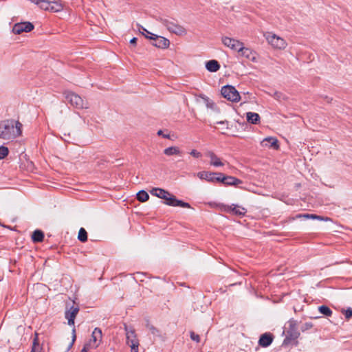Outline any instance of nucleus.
Returning a JSON list of instances; mask_svg holds the SVG:
<instances>
[{
    "mask_svg": "<svg viewBox=\"0 0 352 352\" xmlns=\"http://www.w3.org/2000/svg\"><path fill=\"white\" fill-rule=\"evenodd\" d=\"M137 199L141 202H144L148 200L149 195L144 190H140L137 193Z\"/></svg>",
    "mask_w": 352,
    "mask_h": 352,
    "instance_id": "26",
    "label": "nucleus"
},
{
    "mask_svg": "<svg viewBox=\"0 0 352 352\" xmlns=\"http://www.w3.org/2000/svg\"><path fill=\"white\" fill-rule=\"evenodd\" d=\"M221 94L228 100L233 102H239L241 99L239 93L235 87L232 85H225L222 87Z\"/></svg>",
    "mask_w": 352,
    "mask_h": 352,
    "instance_id": "7",
    "label": "nucleus"
},
{
    "mask_svg": "<svg viewBox=\"0 0 352 352\" xmlns=\"http://www.w3.org/2000/svg\"><path fill=\"white\" fill-rule=\"evenodd\" d=\"M76 329L75 327H74L73 329H72V342L71 343L69 344V346H68V350H69L74 345L75 341H76Z\"/></svg>",
    "mask_w": 352,
    "mask_h": 352,
    "instance_id": "34",
    "label": "nucleus"
},
{
    "mask_svg": "<svg viewBox=\"0 0 352 352\" xmlns=\"http://www.w3.org/2000/svg\"><path fill=\"white\" fill-rule=\"evenodd\" d=\"M230 211L232 212L233 214L239 216L243 217L245 215L246 212L245 208L243 207L238 206L236 205H232L230 207Z\"/></svg>",
    "mask_w": 352,
    "mask_h": 352,
    "instance_id": "23",
    "label": "nucleus"
},
{
    "mask_svg": "<svg viewBox=\"0 0 352 352\" xmlns=\"http://www.w3.org/2000/svg\"><path fill=\"white\" fill-rule=\"evenodd\" d=\"M80 352H88V350L85 349L84 347L81 349Z\"/></svg>",
    "mask_w": 352,
    "mask_h": 352,
    "instance_id": "46",
    "label": "nucleus"
},
{
    "mask_svg": "<svg viewBox=\"0 0 352 352\" xmlns=\"http://www.w3.org/2000/svg\"><path fill=\"white\" fill-rule=\"evenodd\" d=\"M303 217L306 219H322V218L320 216H318L314 214H305L302 215Z\"/></svg>",
    "mask_w": 352,
    "mask_h": 352,
    "instance_id": "32",
    "label": "nucleus"
},
{
    "mask_svg": "<svg viewBox=\"0 0 352 352\" xmlns=\"http://www.w3.org/2000/svg\"><path fill=\"white\" fill-rule=\"evenodd\" d=\"M344 316L346 319H349L352 317V309L348 308L347 309L344 310Z\"/></svg>",
    "mask_w": 352,
    "mask_h": 352,
    "instance_id": "39",
    "label": "nucleus"
},
{
    "mask_svg": "<svg viewBox=\"0 0 352 352\" xmlns=\"http://www.w3.org/2000/svg\"><path fill=\"white\" fill-rule=\"evenodd\" d=\"M206 155L210 159V164L211 166L219 167L224 165V163L222 162L221 160L213 151H208Z\"/></svg>",
    "mask_w": 352,
    "mask_h": 352,
    "instance_id": "17",
    "label": "nucleus"
},
{
    "mask_svg": "<svg viewBox=\"0 0 352 352\" xmlns=\"http://www.w3.org/2000/svg\"><path fill=\"white\" fill-rule=\"evenodd\" d=\"M9 151L8 148L6 146H0V160L3 159L6 156L8 155Z\"/></svg>",
    "mask_w": 352,
    "mask_h": 352,
    "instance_id": "31",
    "label": "nucleus"
},
{
    "mask_svg": "<svg viewBox=\"0 0 352 352\" xmlns=\"http://www.w3.org/2000/svg\"><path fill=\"white\" fill-rule=\"evenodd\" d=\"M129 346L131 349V352H138L139 344L135 345L134 344H133V345Z\"/></svg>",
    "mask_w": 352,
    "mask_h": 352,
    "instance_id": "42",
    "label": "nucleus"
},
{
    "mask_svg": "<svg viewBox=\"0 0 352 352\" xmlns=\"http://www.w3.org/2000/svg\"><path fill=\"white\" fill-rule=\"evenodd\" d=\"M166 29L176 35L182 36L186 34V29L179 24L175 19L160 17L157 19Z\"/></svg>",
    "mask_w": 352,
    "mask_h": 352,
    "instance_id": "3",
    "label": "nucleus"
},
{
    "mask_svg": "<svg viewBox=\"0 0 352 352\" xmlns=\"http://www.w3.org/2000/svg\"><path fill=\"white\" fill-rule=\"evenodd\" d=\"M318 311L320 314L325 316H331L332 315V311L331 309L326 305H321L318 307Z\"/></svg>",
    "mask_w": 352,
    "mask_h": 352,
    "instance_id": "28",
    "label": "nucleus"
},
{
    "mask_svg": "<svg viewBox=\"0 0 352 352\" xmlns=\"http://www.w3.org/2000/svg\"><path fill=\"white\" fill-rule=\"evenodd\" d=\"M295 324H290V329L287 331V335L284 339L283 345H287L290 342L291 340H295L298 338L300 333L294 329Z\"/></svg>",
    "mask_w": 352,
    "mask_h": 352,
    "instance_id": "16",
    "label": "nucleus"
},
{
    "mask_svg": "<svg viewBox=\"0 0 352 352\" xmlns=\"http://www.w3.org/2000/svg\"><path fill=\"white\" fill-rule=\"evenodd\" d=\"M44 239V233L40 230H36L32 234V240L34 243L42 242Z\"/></svg>",
    "mask_w": 352,
    "mask_h": 352,
    "instance_id": "22",
    "label": "nucleus"
},
{
    "mask_svg": "<svg viewBox=\"0 0 352 352\" xmlns=\"http://www.w3.org/2000/svg\"><path fill=\"white\" fill-rule=\"evenodd\" d=\"M50 6L49 7V11L53 12H58L63 10V6L60 0H50Z\"/></svg>",
    "mask_w": 352,
    "mask_h": 352,
    "instance_id": "19",
    "label": "nucleus"
},
{
    "mask_svg": "<svg viewBox=\"0 0 352 352\" xmlns=\"http://www.w3.org/2000/svg\"><path fill=\"white\" fill-rule=\"evenodd\" d=\"M274 97L278 100H281L285 99V96L282 93L278 92V91H276L274 93Z\"/></svg>",
    "mask_w": 352,
    "mask_h": 352,
    "instance_id": "36",
    "label": "nucleus"
},
{
    "mask_svg": "<svg viewBox=\"0 0 352 352\" xmlns=\"http://www.w3.org/2000/svg\"><path fill=\"white\" fill-rule=\"evenodd\" d=\"M64 95L67 102L74 107L78 109L88 108L87 102L85 101L79 95L72 91H65Z\"/></svg>",
    "mask_w": 352,
    "mask_h": 352,
    "instance_id": "4",
    "label": "nucleus"
},
{
    "mask_svg": "<svg viewBox=\"0 0 352 352\" xmlns=\"http://www.w3.org/2000/svg\"><path fill=\"white\" fill-rule=\"evenodd\" d=\"M217 124H221L222 126H225L226 129H228L229 127V122L228 120H222V121H218L217 122Z\"/></svg>",
    "mask_w": 352,
    "mask_h": 352,
    "instance_id": "40",
    "label": "nucleus"
},
{
    "mask_svg": "<svg viewBox=\"0 0 352 352\" xmlns=\"http://www.w3.org/2000/svg\"><path fill=\"white\" fill-rule=\"evenodd\" d=\"M137 40H138V38L136 37H133V38H131L130 40V43L132 45H135L137 43Z\"/></svg>",
    "mask_w": 352,
    "mask_h": 352,
    "instance_id": "45",
    "label": "nucleus"
},
{
    "mask_svg": "<svg viewBox=\"0 0 352 352\" xmlns=\"http://www.w3.org/2000/svg\"><path fill=\"white\" fill-rule=\"evenodd\" d=\"M79 311L78 306H72L69 310H66L65 313V317L67 319L68 324L70 326H74V320Z\"/></svg>",
    "mask_w": 352,
    "mask_h": 352,
    "instance_id": "13",
    "label": "nucleus"
},
{
    "mask_svg": "<svg viewBox=\"0 0 352 352\" xmlns=\"http://www.w3.org/2000/svg\"><path fill=\"white\" fill-rule=\"evenodd\" d=\"M190 337L193 341H195L197 343L200 342L199 336L198 334H196L194 331L190 332Z\"/></svg>",
    "mask_w": 352,
    "mask_h": 352,
    "instance_id": "35",
    "label": "nucleus"
},
{
    "mask_svg": "<svg viewBox=\"0 0 352 352\" xmlns=\"http://www.w3.org/2000/svg\"><path fill=\"white\" fill-rule=\"evenodd\" d=\"M141 29L142 30V34H144L145 36L146 35L147 36H151V34H152L151 32H150L149 31H148L146 28H144V27H141Z\"/></svg>",
    "mask_w": 352,
    "mask_h": 352,
    "instance_id": "43",
    "label": "nucleus"
},
{
    "mask_svg": "<svg viewBox=\"0 0 352 352\" xmlns=\"http://www.w3.org/2000/svg\"><path fill=\"white\" fill-rule=\"evenodd\" d=\"M124 329L126 331V344L129 346L139 344V340L137 338L135 330L133 329H129L128 327L125 325Z\"/></svg>",
    "mask_w": 352,
    "mask_h": 352,
    "instance_id": "14",
    "label": "nucleus"
},
{
    "mask_svg": "<svg viewBox=\"0 0 352 352\" xmlns=\"http://www.w3.org/2000/svg\"><path fill=\"white\" fill-rule=\"evenodd\" d=\"M238 53L240 56H244L248 59H250L252 55V50L248 47H245L243 46V43H242L241 46L240 47Z\"/></svg>",
    "mask_w": 352,
    "mask_h": 352,
    "instance_id": "24",
    "label": "nucleus"
},
{
    "mask_svg": "<svg viewBox=\"0 0 352 352\" xmlns=\"http://www.w3.org/2000/svg\"><path fill=\"white\" fill-rule=\"evenodd\" d=\"M50 0H42L38 6L42 10L49 11V7L50 6Z\"/></svg>",
    "mask_w": 352,
    "mask_h": 352,
    "instance_id": "30",
    "label": "nucleus"
},
{
    "mask_svg": "<svg viewBox=\"0 0 352 352\" xmlns=\"http://www.w3.org/2000/svg\"><path fill=\"white\" fill-rule=\"evenodd\" d=\"M190 154L195 158H199L202 156V154L195 149L192 150L190 151Z\"/></svg>",
    "mask_w": 352,
    "mask_h": 352,
    "instance_id": "37",
    "label": "nucleus"
},
{
    "mask_svg": "<svg viewBox=\"0 0 352 352\" xmlns=\"http://www.w3.org/2000/svg\"><path fill=\"white\" fill-rule=\"evenodd\" d=\"M38 342H37V338H34V341H33V348L32 349V351L31 352H35V349H34V346L36 345H38Z\"/></svg>",
    "mask_w": 352,
    "mask_h": 352,
    "instance_id": "44",
    "label": "nucleus"
},
{
    "mask_svg": "<svg viewBox=\"0 0 352 352\" xmlns=\"http://www.w3.org/2000/svg\"><path fill=\"white\" fill-rule=\"evenodd\" d=\"M206 107L214 111L219 112V109L216 106L215 103L208 98L206 99Z\"/></svg>",
    "mask_w": 352,
    "mask_h": 352,
    "instance_id": "29",
    "label": "nucleus"
},
{
    "mask_svg": "<svg viewBox=\"0 0 352 352\" xmlns=\"http://www.w3.org/2000/svg\"><path fill=\"white\" fill-rule=\"evenodd\" d=\"M206 67L210 72H216L220 68L219 62L216 60H210L206 62Z\"/></svg>",
    "mask_w": 352,
    "mask_h": 352,
    "instance_id": "20",
    "label": "nucleus"
},
{
    "mask_svg": "<svg viewBox=\"0 0 352 352\" xmlns=\"http://www.w3.org/2000/svg\"><path fill=\"white\" fill-rule=\"evenodd\" d=\"M157 135H162L164 138H167V139L170 138V135L169 134H164L162 130H159L157 131Z\"/></svg>",
    "mask_w": 352,
    "mask_h": 352,
    "instance_id": "41",
    "label": "nucleus"
},
{
    "mask_svg": "<svg viewBox=\"0 0 352 352\" xmlns=\"http://www.w3.org/2000/svg\"><path fill=\"white\" fill-rule=\"evenodd\" d=\"M247 121L251 124H256L259 123L261 118L257 113L248 112L246 113Z\"/></svg>",
    "mask_w": 352,
    "mask_h": 352,
    "instance_id": "21",
    "label": "nucleus"
},
{
    "mask_svg": "<svg viewBox=\"0 0 352 352\" xmlns=\"http://www.w3.org/2000/svg\"><path fill=\"white\" fill-rule=\"evenodd\" d=\"M312 327L313 324L311 322H305L301 326L300 329L302 331H305L307 330L311 329Z\"/></svg>",
    "mask_w": 352,
    "mask_h": 352,
    "instance_id": "33",
    "label": "nucleus"
},
{
    "mask_svg": "<svg viewBox=\"0 0 352 352\" xmlns=\"http://www.w3.org/2000/svg\"><path fill=\"white\" fill-rule=\"evenodd\" d=\"M219 172L200 171L197 173V177L201 180H206L208 182H219Z\"/></svg>",
    "mask_w": 352,
    "mask_h": 352,
    "instance_id": "9",
    "label": "nucleus"
},
{
    "mask_svg": "<svg viewBox=\"0 0 352 352\" xmlns=\"http://www.w3.org/2000/svg\"><path fill=\"white\" fill-rule=\"evenodd\" d=\"M151 194L153 196L159 197L160 199H164V204L170 206H179L182 208H190V205L184 202L182 200L177 199L175 196L170 193L168 191L160 188H153L151 191Z\"/></svg>",
    "mask_w": 352,
    "mask_h": 352,
    "instance_id": "2",
    "label": "nucleus"
},
{
    "mask_svg": "<svg viewBox=\"0 0 352 352\" xmlns=\"http://www.w3.org/2000/svg\"><path fill=\"white\" fill-rule=\"evenodd\" d=\"M102 330L98 327H96L92 332L91 338L89 341L86 343L83 347L88 351L91 349H95L98 348L102 342Z\"/></svg>",
    "mask_w": 352,
    "mask_h": 352,
    "instance_id": "6",
    "label": "nucleus"
},
{
    "mask_svg": "<svg viewBox=\"0 0 352 352\" xmlns=\"http://www.w3.org/2000/svg\"><path fill=\"white\" fill-rule=\"evenodd\" d=\"M22 124L13 119L5 120L0 122V138L12 140L22 133Z\"/></svg>",
    "mask_w": 352,
    "mask_h": 352,
    "instance_id": "1",
    "label": "nucleus"
},
{
    "mask_svg": "<svg viewBox=\"0 0 352 352\" xmlns=\"http://www.w3.org/2000/svg\"><path fill=\"white\" fill-rule=\"evenodd\" d=\"M148 329L151 331V333L154 336H158L159 335V331L157 328L153 327V325H149Z\"/></svg>",
    "mask_w": 352,
    "mask_h": 352,
    "instance_id": "38",
    "label": "nucleus"
},
{
    "mask_svg": "<svg viewBox=\"0 0 352 352\" xmlns=\"http://www.w3.org/2000/svg\"><path fill=\"white\" fill-rule=\"evenodd\" d=\"M180 153L179 148L177 146H170L164 150V153L168 156L179 155Z\"/></svg>",
    "mask_w": 352,
    "mask_h": 352,
    "instance_id": "25",
    "label": "nucleus"
},
{
    "mask_svg": "<svg viewBox=\"0 0 352 352\" xmlns=\"http://www.w3.org/2000/svg\"><path fill=\"white\" fill-rule=\"evenodd\" d=\"M264 36L268 43L275 49L284 50L287 45V43L283 38L272 32H267L264 34Z\"/></svg>",
    "mask_w": 352,
    "mask_h": 352,
    "instance_id": "5",
    "label": "nucleus"
},
{
    "mask_svg": "<svg viewBox=\"0 0 352 352\" xmlns=\"http://www.w3.org/2000/svg\"><path fill=\"white\" fill-rule=\"evenodd\" d=\"M261 144L263 146H266L268 148H274L275 149H278L279 146L278 144V140L273 137H268L265 138Z\"/></svg>",
    "mask_w": 352,
    "mask_h": 352,
    "instance_id": "18",
    "label": "nucleus"
},
{
    "mask_svg": "<svg viewBox=\"0 0 352 352\" xmlns=\"http://www.w3.org/2000/svg\"><path fill=\"white\" fill-rule=\"evenodd\" d=\"M146 38L150 40H153L152 45L158 48L166 49L170 45V41L164 36L151 34V36L146 35Z\"/></svg>",
    "mask_w": 352,
    "mask_h": 352,
    "instance_id": "8",
    "label": "nucleus"
},
{
    "mask_svg": "<svg viewBox=\"0 0 352 352\" xmlns=\"http://www.w3.org/2000/svg\"><path fill=\"white\" fill-rule=\"evenodd\" d=\"M218 175H219V182L225 186H237L242 184L241 179L233 176L226 175L222 173H219Z\"/></svg>",
    "mask_w": 352,
    "mask_h": 352,
    "instance_id": "11",
    "label": "nucleus"
},
{
    "mask_svg": "<svg viewBox=\"0 0 352 352\" xmlns=\"http://www.w3.org/2000/svg\"><path fill=\"white\" fill-rule=\"evenodd\" d=\"M222 43L226 47L230 48L232 50L237 51V52L239 51L240 47L241 46V45L243 43L236 39L232 38L227 37V36L222 38Z\"/></svg>",
    "mask_w": 352,
    "mask_h": 352,
    "instance_id": "12",
    "label": "nucleus"
},
{
    "mask_svg": "<svg viewBox=\"0 0 352 352\" xmlns=\"http://www.w3.org/2000/svg\"><path fill=\"white\" fill-rule=\"evenodd\" d=\"M78 239L82 243H85L87 241V232L85 228H80L78 234Z\"/></svg>",
    "mask_w": 352,
    "mask_h": 352,
    "instance_id": "27",
    "label": "nucleus"
},
{
    "mask_svg": "<svg viewBox=\"0 0 352 352\" xmlns=\"http://www.w3.org/2000/svg\"><path fill=\"white\" fill-rule=\"evenodd\" d=\"M34 28V26L31 22H21L14 24L12 28V32L15 34H20L22 32H30Z\"/></svg>",
    "mask_w": 352,
    "mask_h": 352,
    "instance_id": "10",
    "label": "nucleus"
},
{
    "mask_svg": "<svg viewBox=\"0 0 352 352\" xmlns=\"http://www.w3.org/2000/svg\"><path fill=\"white\" fill-rule=\"evenodd\" d=\"M274 336L271 333H265L260 336L258 344L262 347L269 346L273 342Z\"/></svg>",
    "mask_w": 352,
    "mask_h": 352,
    "instance_id": "15",
    "label": "nucleus"
}]
</instances>
